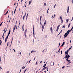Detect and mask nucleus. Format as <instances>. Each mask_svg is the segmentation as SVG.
<instances>
[{
	"mask_svg": "<svg viewBox=\"0 0 73 73\" xmlns=\"http://www.w3.org/2000/svg\"><path fill=\"white\" fill-rule=\"evenodd\" d=\"M70 56L68 55L67 56L66 55L65 57L64 58H67V59L68 58H69V57H70Z\"/></svg>",
	"mask_w": 73,
	"mask_h": 73,
	"instance_id": "1",
	"label": "nucleus"
},
{
	"mask_svg": "<svg viewBox=\"0 0 73 73\" xmlns=\"http://www.w3.org/2000/svg\"><path fill=\"white\" fill-rule=\"evenodd\" d=\"M27 29H26L24 33V35H25V38H26V33H27Z\"/></svg>",
	"mask_w": 73,
	"mask_h": 73,
	"instance_id": "2",
	"label": "nucleus"
},
{
	"mask_svg": "<svg viewBox=\"0 0 73 73\" xmlns=\"http://www.w3.org/2000/svg\"><path fill=\"white\" fill-rule=\"evenodd\" d=\"M68 34L67 33H65L64 37V38H65V37H66L67 36H68Z\"/></svg>",
	"mask_w": 73,
	"mask_h": 73,
	"instance_id": "3",
	"label": "nucleus"
},
{
	"mask_svg": "<svg viewBox=\"0 0 73 73\" xmlns=\"http://www.w3.org/2000/svg\"><path fill=\"white\" fill-rule=\"evenodd\" d=\"M60 19L61 20V21H62V22H63V20H62V17H61V16L60 17Z\"/></svg>",
	"mask_w": 73,
	"mask_h": 73,
	"instance_id": "4",
	"label": "nucleus"
},
{
	"mask_svg": "<svg viewBox=\"0 0 73 73\" xmlns=\"http://www.w3.org/2000/svg\"><path fill=\"white\" fill-rule=\"evenodd\" d=\"M69 6H68V7L67 13H69Z\"/></svg>",
	"mask_w": 73,
	"mask_h": 73,
	"instance_id": "5",
	"label": "nucleus"
},
{
	"mask_svg": "<svg viewBox=\"0 0 73 73\" xmlns=\"http://www.w3.org/2000/svg\"><path fill=\"white\" fill-rule=\"evenodd\" d=\"M68 59H69V58L66 59V60L67 61H68V62H70V60H68Z\"/></svg>",
	"mask_w": 73,
	"mask_h": 73,
	"instance_id": "6",
	"label": "nucleus"
},
{
	"mask_svg": "<svg viewBox=\"0 0 73 73\" xmlns=\"http://www.w3.org/2000/svg\"><path fill=\"white\" fill-rule=\"evenodd\" d=\"M33 52H36V51L35 50H32L31 51V53H33Z\"/></svg>",
	"mask_w": 73,
	"mask_h": 73,
	"instance_id": "7",
	"label": "nucleus"
},
{
	"mask_svg": "<svg viewBox=\"0 0 73 73\" xmlns=\"http://www.w3.org/2000/svg\"><path fill=\"white\" fill-rule=\"evenodd\" d=\"M67 34L69 35V33H70V31H69V30H68L66 33Z\"/></svg>",
	"mask_w": 73,
	"mask_h": 73,
	"instance_id": "8",
	"label": "nucleus"
},
{
	"mask_svg": "<svg viewBox=\"0 0 73 73\" xmlns=\"http://www.w3.org/2000/svg\"><path fill=\"white\" fill-rule=\"evenodd\" d=\"M50 29L51 32H52V31H53V30L52 29V27H50Z\"/></svg>",
	"mask_w": 73,
	"mask_h": 73,
	"instance_id": "9",
	"label": "nucleus"
},
{
	"mask_svg": "<svg viewBox=\"0 0 73 73\" xmlns=\"http://www.w3.org/2000/svg\"><path fill=\"white\" fill-rule=\"evenodd\" d=\"M10 33H11V31L10 30H9V31L8 33V34L7 35L8 36H9V35H10Z\"/></svg>",
	"mask_w": 73,
	"mask_h": 73,
	"instance_id": "10",
	"label": "nucleus"
},
{
	"mask_svg": "<svg viewBox=\"0 0 73 73\" xmlns=\"http://www.w3.org/2000/svg\"><path fill=\"white\" fill-rule=\"evenodd\" d=\"M64 44H65V42H63L62 44L61 45L62 46H64Z\"/></svg>",
	"mask_w": 73,
	"mask_h": 73,
	"instance_id": "11",
	"label": "nucleus"
},
{
	"mask_svg": "<svg viewBox=\"0 0 73 73\" xmlns=\"http://www.w3.org/2000/svg\"><path fill=\"white\" fill-rule=\"evenodd\" d=\"M32 0H31L30 1H29V5L31 4V3H32Z\"/></svg>",
	"mask_w": 73,
	"mask_h": 73,
	"instance_id": "12",
	"label": "nucleus"
},
{
	"mask_svg": "<svg viewBox=\"0 0 73 73\" xmlns=\"http://www.w3.org/2000/svg\"><path fill=\"white\" fill-rule=\"evenodd\" d=\"M13 36L12 37V41H11V45L12 44V41H13Z\"/></svg>",
	"mask_w": 73,
	"mask_h": 73,
	"instance_id": "13",
	"label": "nucleus"
},
{
	"mask_svg": "<svg viewBox=\"0 0 73 73\" xmlns=\"http://www.w3.org/2000/svg\"><path fill=\"white\" fill-rule=\"evenodd\" d=\"M22 29H23V32H24V25H23Z\"/></svg>",
	"mask_w": 73,
	"mask_h": 73,
	"instance_id": "14",
	"label": "nucleus"
},
{
	"mask_svg": "<svg viewBox=\"0 0 73 73\" xmlns=\"http://www.w3.org/2000/svg\"><path fill=\"white\" fill-rule=\"evenodd\" d=\"M68 52H66V51L65 52V56H66V54L68 53Z\"/></svg>",
	"mask_w": 73,
	"mask_h": 73,
	"instance_id": "15",
	"label": "nucleus"
},
{
	"mask_svg": "<svg viewBox=\"0 0 73 73\" xmlns=\"http://www.w3.org/2000/svg\"><path fill=\"white\" fill-rule=\"evenodd\" d=\"M42 18V16H40V21H41V18Z\"/></svg>",
	"mask_w": 73,
	"mask_h": 73,
	"instance_id": "16",
	"label": "nucleus"
},
{
	"mask_svg": "<svg viewBox=\"0 0 73 73\" xmlns=\"http://www.w3.org/2000/svg\"><path fill=\"white\" fill-rule=\"evenodd\" d=\"M70 23L69 24L68 26V28H69V27H70Z\"/></svg>",
	"mask_w": 73,
	"mask_h": 73,
	"instance_id": "17",
	"label": "nucleus"
},
{
	"mask_svg": "<svg viewBox=\"0 0 73 73\" xmlns=\"http://www.w3.org/2000/svg\"><path fill=\"white\" fill-rule=\"evenodd\" d=\"M70 50V48H69L68 50H67L66 51V52H67L68 53V52H69V51Z\"/></svg>",
	"mask_w": 73,
	"mask_h": 73,
	"instance_id": "18",
	"label": "nucleus"
},
{
	"mask_svg": "<svg viewBox=\"0 0 73 73\" xmlns=\"http://www.w3.org/2000/svg\"><path fill=\"white\" fill-rule=\"evenodd\" d=\"M46 68V67H44V68L42 69V70H45V69H46V68Z\"/></svg>",
	"mask_w": 73,
	"mask_h": 73,
	"instance_id": "19",
	"label": "nucleus"
},
{
	"mask_svg": "<svg viewBox=\"0 0 73 73\" xmlns=\"http://www.w3.org/2000/svg\"><path fill=\"white\" fill-rule=\"evenodd\" d=\"M15 29H16V25H15V27H14V28H13V29H14V30H15Z\"/></svg>",
	"mask_w": 73,
	"mask_h": 73,
	"instance_id": "20",
	"label": "nucleus"
},
{
	"mask_svg": "<svg viewBox=\"0 0 73 73\" xmlns=\"http://www.w3.org/2000/svg\"><path fill=\"white\" fill-rule=\"evenodd\" d=\"M43 29H44V25H42V28Z\"/></svg>",
	"mask_w": 73,
	"mask_h": 73,
	"instance_id": "21",
	"label": "nucleus"
},
{
	"mask_svg": "<svg viewBox=\"0 0 73 73\" xmlns=\"http://www.w3.org/2000/svg\"><path fill=\"white\" fill-rule=\"evenodd\" d=\"M59 28H57L56 29V31H57V32H58V29H59Z\"/></svg>",
	"mask_w": 73,
	"mask_h": 73,
	"instance_id": "22",
	"label": "nucleus"
},
{
	"mask_svg": "<svg viewBox=\"0 0 73 73\" xmlns=\"http://www.w3.org/2000/svg\"><path fill=\"white\" fill-rule=\"evenodd\" d=\"M26 21H27V20H28V17H26Z\"/></svg>",
	"mask_w": 73,
	"mask_h": 73,
	"instance_id": "23",
	"label": "nucleus"
},
{
	"mask_svg": "<svg viewBox=\"0 0 73 73\" xmlns=\"http://www.w3.org/2000/svg\"><path fill=\"white\" fill-rule=\"evenodd\" d=\"M44 6H46V3H44Z\"/></svg>",
	"mask_w": 73,
	"mask_h": 73,
	"instance_id": "24",
	"label": "nucleus"
},
{
	"mask_svg": "<svg viewBox=\"0 0 73 73\" xmlns=\"http://www.w3.org/2000/svg\"><path fill=\"white\" fill-rule=\"evenodd\" d=\"M27 70V69H25V71H24L23 73H25V72H26V70Z\"/></svg>",
	"mask_w": 73,
	"mask_h": 73,
	"instance_id": "25",
	"label": "nucleus"
},
{
	"mask_svg": "<svg viewBox=\"0 0 73 73\" xmlns=\"http://www.w3.org/2000/svg\"><path fill=\"white\" fill-rule=\"evenodd\" d=\"M68 20H69V19H66V23H68Z\"/></svg>",
	"mask_w": 73,
	"mask_h": 73,
	"instance_id": "26",
	"label": "nucleus"
},
{
	"mask_svg": "<svg viewBox=\"0 0 73 73\" xmlns=\"http://www.w3.org/2000/svg\"><path fill=\"white\" fill-rule=\"evenodd\" d=\"M62 30L60 32V33H59V35L60 34V33H62Z\"/></svg>",
	"mask_w": 73,
	"mask_h": 73,
	"instance_id": "27",
	"label": "nucleus"
},
{
	"mask_svg": "<svg viewBox=\"0 0 73 73\" xmlns=\"http://www.w3.org/2000/svg\"><path fill=\"white\" fill-rule=\"evenodd\" d=\"M2 68H3V66H1L0 68V69H1L0 70H1V69H2Z\"/></svg>",
	"mask_w": 73,
	"mask_h": 73,
	"instance_id": "28",
	"label": "nucleus"
},
{
	"mask_svg": "<svg viewBox=\"0 0 73 73\" xmlns=\"http://www.w3.org/2000/svg\"><path fill=\"white\" fill-rule=\"evenodd\" d=\"M25 17H24V16L23 17V20H24V18H25Z\"/></svg>",
	"mask_w": 73,
	"mask_h": 73,
	"instance_id": "29",
	"label": "nucleus"
},
{
	"mask_svg": "<svg viewBox=\"0 0 73 73\" xmlns=\"http://www.w3.org/2000/svg\"><path fill=\"white\" fill-rule=\"evenodd\" d=\"M45 66H46V64H44V65L43 66V67H44V68L45 67Z\"/></svg>",
	"mask_w": 73,
	"mask_h": 73,
	"instance_id": "30",
	"label": "nucleus"
},
{
	"mask_svg": "<svg viewBox=\"0 0 73 73\" xmlns=\"http://www.w3.org/2000/svg\"><path fill=\"white\" fill-rule=\"evenodd\" d=\"M45 24H46V22H44V26H45Z\"/></svg>",
	"mask_w": 73,
	"mask_h": 73,
	"instance_id": "31",
	"label": "nucleus"
},
{
	"mask_svg": "<svg viewBox=\"0 0 73 73\" xmlns=\"http://www.w3.org/2000/svg\"><path fill=\"white\" fill-rule=\"evenodd\" d=\"M70 63H71V62H68L67 65H69V64H70Z\"/></svg>",
	"mask_w": 73,
	"mask_h": 73,
	"instance_id": "32",
	"label": "nucleus"
},
{
	"mask_svg": "<svg viewBox=\"0 0 73 73\" xmlns=\"http://www.w3.org/2000/svg\"><path fill=\"white\" fill-rule=\"evenodd\" d=\"M44 50H45V49H44V50H43V51H42V52L43 53H44V52H45V51Z\"/></svg>",
	"mask_w": 73,
	"mask_h": 73,
	"instance_id": "33",
	"label": "nucleus"
},
{
	"mask_svg": "<svg viewBox=\"0 0 73 73\" xmlns=\"http://www.w3.org/2000/svg\"><path fill=\"white\" fill-rule=\"evenodd\" d=\"M60 25H58V26H57V28H59V27H60Z\"/></svg>",
	"mask_w": 73,
	"mask_h": 73,
	"instance_id": "34",
	"label": "nucleus"
},
{
	"mask_svg": "<svg viewBox=\"0 0 73 73\" xmlns=\"http://www.w3.org/2000/svg\"><path fill=\"white\" fill-rule=\"evenodd\" d=\"M62 28H65V25H64V26L62 27Z\"/></svg>",
	"mask_w": 73,
	"mask_h": 73,
	"instance_id": "35",
	"label": "nucleus"
},
{
	"mask_svg": "<svg viewBox=\"0 0 73 73\" xmlns=\"http://www.w3.org/2000/svg\"><path fill=\"white\" fill-rule=\"evenodd\" d=\"M7 36H6V38H5V40H7Z\"/></svg>",
	"mask_w": 73,
	"mask_h": 73,
	"instance_id": "36",
	"label": "nucleus"
},
{
	"mask_svg": "<svg viewBox=\"0 0 73 73\" xmlns=\"http://www.w3.org/2000/svg\"><path fill=\"white\" fill-rule=\"evenodd\" d=\"M64 68H65V66H63V67L62 68V69H64Z\"/></svg>",
	"mask_w": 73,
	"mask_h": 73,
	"instance_id": "37",
	"label": "nucleus"
},
{
	"mask_svg": "<svg viewBox=\"0 0 73 73\" xmlns=\"http://www.w3.org/2000/svg\"><path fill=\"white\" fill-rule=\"evenodd\" d=\"M35 64L36 65H37V61H36Z\"/></svg>",
	"mask_w": 73,
	"mask_h": 73,
	"instance_id": "38",
	"label": "nucleus"
},
{
	"mask_svg": "<svg viewBox=\"0 0 73 73\" xmlns=\"http://www.w3.org/2000/svg\"><path fill=\"white\" fill-rule=\"evenodd\" d=\"M3 38H4V35H3L2 37L3 38Z\"/></svg>",
	"mask_w": 73,
	"mask_h": 73,
	"instance_id": "39",
	"label": "nucleus"
},
{
	"mask_svg": "<svg viewBox=\"0 0 73 73\" xmlns=\"http://www.w3.org/2000/svg\"><path fill=\"white\" fill-rule=\"evenodd\" d=\"M2 24H3V22L0 24V27H1V25H2Z\"/></svg>",
	"mask_w": 73,
	"mask_h": 73,
	"instance_id": "40",
	"label": "nucleus"
},
{
	"mask_svg": "<svg viewBox=\"0 0 73 73\" xmlns=\"http://www.w3.org/2000/svg\"><path fill=\"white\" fill-rule=\"evenodd\" d=\"M15 12H16V9H15L14 11V13H15Z\"/></svg>",
	"mask_w": 73,
	"mask_h": 73,
	"instance_id": "41",
	"label": "nucleus"
},
{
	"mask_svg": "<svg viewBox=\"0 0 73 73\" xmlns=\"http://www.w3.org/2000/svg\"><path fill=\"white\" fill-rule=\"evenodd\" d=\"M66 54L67 56H69V55H68V52L67 54Z\"/></svg>",
	"mask_w": 73,
	"mask_h": 73,
	"instance_id": "42",
	"label": "nucleus"
},
{
	"mask_svg": "<svg viewBox=\"0 0 73 73\" xmlns=\"http://www.w3.org/2000/svg\"><path fill=\"white\" fill-rule=\"evenodd\" d=\"M9 36V35H8L7 36V39H8V36Z\"/></svg>",
	"mask_w": 73,
	"mask_h": 73,
	"instance_id": "43",
	"label": "nucleus"
},
{
	"mask_svg": "<svg viewBox=\"0 0 73 73\" xmlns=\"http://www.w3.org/2000/svg\"><path fill=\"white\" fill-rule=\"evenodd\" d=\"M72 31V29H71V30H69L70 32H71V31Z\"/></svg>",
	"mask_w": 73,
	"mask_h": 73,
	"instance_id": "44",
	"label": "nucleus"
},
{
	"mask_svg": "<svg viewBox=\"0 0 73 73\" xmlns=\"http://www.w3.org/2000/svg\"><path fill=\"white\" fill-rule=\"evenodd\" d=\"M8 13V11H7L6 13V14H7V13Z\"/></svg>",
	"mask_w": 73,
	"mask_h": 73,
	"instance_id": "45",
	"label": "nucleus"
},
{
	"mask_svg": "<svg viewBox=\"0 0 73 73\" xmlns=\"http://www.w3.org/2000/svg\"><path fill=\"white\" fill-rule=\"evenodd\" d=\"M13 50L15 52H16V51L15 50V49H13Z\"/></svg>",
	"mask_w": 73,
	"mask_h": 73,
	"instance_id": "46",
	"label": "nucleus"
},
{
	"mask_svg": "<svg viewBox=\"0 0 73 73\" xmlns=\"http://www.w3.org/2000/svg\"><path fill=\"white\" fill-rule=\"evenodd\" d=\"M1 43H2V41L1 42H0V45H1Z\"/></svg>",
	"mask_w": 73,
	"mask_h": 73,
	"instance_id": "47",
	"label": "nucleus"
},
{
	"mask_svg": "<svg viewBox=\"0 0 73 73\" xmlns=\"http://www.w3.org/2000/svg\"><path fill=\"white\" fill-rule=\"evenodd\" d=\"M6 29V31H5V32H7V29Z\"/></svg>",
	"mask_w": 73,
	"mask_h": 73,
	"instance_id": "48",
	"label": "nucleus"
},
{
	"mask_svg": "<svg viewBox=\"0 0 73 73\" xmlns=\"http://www.w3.org/2000/svg\"><path fill=\"white\" fill-rule=\"evenodd\" d=\"M60 48H61L60 47V49H59V50H58V52H60Z\"/></svg>",
	"mask_w": 73,
	"mask_h": 73,
	"instance_id": "49",
	"label": "nucleus"
},
{
	"mask_svg": "<svg viewBox=\"0 0 73 73\" xmlns=\"http://www.w3.org/2000/svg\"><path fill=\"white\" fill-rule=\"evenodd\" d=\"M7 40H5V42H7Z\"/></svg>",
	"mask_w": 73,
	"mask_h": 73,
	"instance_id": "50",
	"label": "nucleus"
},
{
	"mask_svg": "<svg viewBox=\"0 0 73 73\" xmlns=\"http://www.w3.org/2000/svg\"><path fill=\"white\" fill-rule=\"evenodd\" d=\"M28 14L27 13L26 17H28Z\"/></svg>",
	"mask_w": 73,
	"mask_h": 73,
	"instance_id": "51",
	"label": "nucleus"
},
{
	"mask_svg": "<svg viewBox=\"0 0 73 73\" xmlns=\"http://www.w3.org/2000/svg\"><path fill=\"white\" fill-rule=\"evenodd\" d=\"M9 43V42H7V46H8V43Z\"/></svg>",
	"mask_w": 73,
	"mask_h": 73,
	"instance_id": "52",
	"label": "nucleus"
},
{
	"mask_svg": "<svg viewBox=\"0 0 73 73\" xmlns=\"http://www.w3.org/2000/svg\"><path fill=\"white\" fill-rule=\"evenodd\" d=\"M31 60H29V63H30V62H31Z\"/></svg>",
	"mask_w": 73,
	"mask_h": 73,
	"instance_id": "53",
	"label": "nucleus"
},
{
	"mask_svg": "<svg viewBox=\"0 0 73 73\" xmlns=\"http://www.w3.org/2000/svg\"><path fill=\"white\" fill-rule=\"evenodd\" d=\"M60 36L59 38H61V35H60V36Z\"/></svg>",
	"mask_w": 73,
	"mask_h": 73,
	"instance_id": "54",
	"label": "nucleus"
},
{
	"mask_svg": "<svg viewBox=\"0 0 73 73\" xmlns=\"http://www.w3.org/2000/svg\"><path fill=\"white\" fill-rule=\"evenodd\" d=\"M45 37H46V38L47 37V35H45Z\"/></svg>",
	"mask_w": 73,
	"mask_h": 73,
	"instance_id": "55",
	"label": "nucleus"
},
{
	"mask_svg": "<svg viewBox=\"0 0 73 73\" xmlns=\"http://www.w3.org/2000/svg\"><path fill=\"white\" fill-rule=\"evenodd\" d=\"M9 73V71H8L6 73Z\"/></svg>",
	"mask_w": 73,
	"mask_h": 73,
	"instance_id": "56",
	"label": "nucleus"
},
{
	"mask_svg": "<svg viewBox=\"0 0 73 73\" xmlns=\"http://www.w3.org/2000/svg\"><path fill=\"white\" fill-rule=\"evenodd\" d=\"M21 52L20 53H19V54H20V55L21 54Z\"/></svg>",
	"mask_w": 73,
	"mask_h": 73,
	"instance_id": "57",
	"label": "nucleus"
},
{
	"mask_svg": "<svg viewBox=\"0 0 73 73\" xmlns=\"http://www.w3.org/2000/svg\"><path fill=\"white\" fill-rule=\"evenodd\" d=\"M46 69H46H48V68H47L46 67H45Z\"/></svg>",
	"mask_w": 73,
	"mask_h": 73,
	"instance_id": "58",
	"label": "nucleus"
},
{
	"mask_svg": "<svg viewBox=\"0 0 73 73\" xmlns=\"http://www.w3.org/2000/svg\"><path fill=\"white\" fill-rule=\"evenodd\" d=\"M53 64L51 65V66L54 65V62H53Z\"/></svg>",
	"mask_w": 73,
	"mask_h": 73,
	"instance_id": "59",
	"label": "nucleus"
},
{
	"mask_svg": "<svg viewBox=\"0 0 73 73\" xmlns=\"http://www.w3.org/2000/svg\"><path fill=\"white\" fill-rule=\"evenodd\" d=\"M70 49H72V46H71V47L70 48Z\"/></svg>",
	"mask_w": 73,
	"mask_h": 73,
	"instance_id": "60",
	"label": "nucleus"
},
{
	"mask_svg": "<svg viewBox=\"0 0 73 73\" xmlns=\"http://www.w3.org/2000/svg\"><path fill=\"white\" fill-rule=\"evenodd\" d=\"M42 61H41L40 62V64H41V63H42Z\"/></svg>",
	"mask_w": 73,
	"mask_h": 73,
	"instance_id": "61",
	"label": "nucleus"
},
{
	"mask_svg": "<svg viewBox=\"0 0 73 73\" xmlns=\"http://www.w3.org/2000/svg\"><path fill=\"white\" fill-rule=\"evenodd\" d=\"M4 33H5V29L4 30Z\"/></svg>",
	"mask_w": 73,
	"mask_h": 73,
	"instance_id": "62",
	"label": "nucleus"
},
{
	"mask_svg": "<svg viewBox=\"0 0 73 73\" xmlns=\"http://www.w3.org/2000/svg\"><path fill=\"white\" fill-rule=\"evenodd\" d=\"M56 7V4L54 6V8H55Z\"/></svg>",
	"mask_w": 73,
	"mask_h": 73,
	"instance_id": "63",
	"label": "nucleus"
},
{
	"mask_svg": "<svg viewBox=\"0 0 73 73\" xmlns=\"http://www.w3.org/2000/svg\"><path fill=\"white\" fill-rule=\"evenodd\" d=\"M73 29V27H72L71 29H72H72Z\"/></svg>",
	"mask_w": 73,
	"mask_h": 73,
	"instance_id": "64",
	"label": "nucleus"
}]
</instances>
